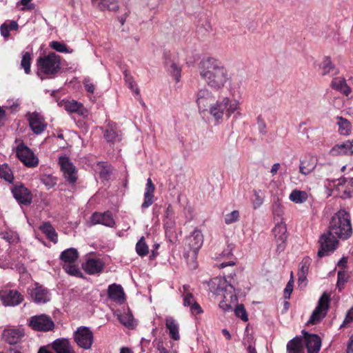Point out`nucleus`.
<instances>
[{"label": "nucleus", "instance_id": "c756f323", "mask_svg": "<svg viewBox=\"0 0 353 353\" xmlns=\"http://www.w3.org/2000/svg\"><path fill=\"white\" fill-rule=\"evenodd\" d=\"M287 353H304L303 342L301 336H295L287 344Z\"/></svg>", "mask_w": 353, "mask_h": 353}, {"label": "nucleus", "instance_id": "ddd939ff", "mask_svg": "<svg viewBox=\"0 0 353 353\" xmlns=\"http://www.w3.org/2000/svg\"><path fill=\"white\" fill-rule=\"evenodd\" d=\"M12 193L19 203L28 205L32 202V194L23 184H16L12 189Z\"/></svg>", "mask_w": 353, "mask_h": 353}, {"label": "nucleus", "instance_id": "423d86ee", "mask_svg": "<svg viewBox=\"0 0 353 353\" xmlns=\"http://www.w3.org/2000/svg\"><path fill=\"white\" fill-rule=\"evenodd\" d=\"M187 243L191 250V252H188L185 254V256L191 255V257L193 259V263L192 264H190V266L191 268L195 269L197 265L194 259L196 258L197 252L203 243V236L201 234V232L199 230H194L187 239Z\"/></svg>", "mask_w": 353, "mask_h": 353}, {"label": "nucleus", "instance_id": "393cba45", "mask_svg": "<svg viewBox=\"0 0 353 353\" xmlns=\"http://www.w3.org/2000/svg\"><path fill=\"white\" fill-rule=\"evenodd\" d=\"M155 186L150 178L147 179L146 188L144 193V201L141 205L142 209H146L154 203V192Z\"/></svg>", "mask_w": 353, "mask_h": 353}, {"label": "nucleus", "instance_id": "f704fd0d", "mask_svg": "<svg viewBox=\"0 0 353 353\" xmlns=\"http://www.w3.org/2000/svg\"><path fill=\"white\" fill-rule=\"evenodd\" d=\"M330 86L345 96H348L352 91L344 78L334 79Z\"/></svg>", "mask_w": 353, "mask_h": 353}, {"label": "nucleus", "instance_id": "9b49d317", "mask_svg": "<svg viewBox=\"0 0 353 353\" xmlns=\"http://www.w3.org/2000/svg\"><path fill=\"white\" fill-rule=\"evenodd\" d=\"M26 117L29 121V125L34 134H40L46 129L47 123L43 117L38 112L28 113Z\"/></svg>", "mask_w": 353, "mask_h": 353}, {"label": "nucleus", "instance_id": "79ce46f5", "mask_svg": "<svg viewBox=\"0 0 353 353\" xmlns=\"http://www.w3.org/2000/svg\"><path fill=\"white\" fill-rule=\"evenodd\" d=\"M208 285L209 287L210 292L214 296H219L220 294L221 278H219V276H216V277L212 279L208 283Z\"/></svg>", "mask_w": 353, "mask_h": 353}, {"label": "nucleus", "instance_id": "6e6d98bb", "mask_svg": "<svg viewBox=\"0 0 353 353\" xmlns=\"http://www.w3.org/2000/svg\"><path fill=\"white\" fill-rule=\"evenodd\" d=\"M3 238L10 243H17L19 241L18 234L15 232L6 231L2 233Z\"/></svg>", "mask_w": 353, "mask_h": 353}, {"label": "nucleus", "instance_id": "7ed1b4c3", "mask_svg": "<svg viewBox=\"0 0 353 353\" xmlns=\"http://www.w3.org/2000/svg\"><path fill=\"white\" fill-rule=\"evenodd\" d=\"M38 74L43 73L47 76H54L61 68L60 57L54 52H50L46 56L37 59Z\"/></svg>", "mask_w": 353, "mask_h": 353}, {"label": "nucleus", "instance_id": "0eeeda50", "mask_svg": "<svg viewBox=\"0 0 353 353\" xmlns=\"http://www.w3.org/2000/svg\"><path fill=\"white\" fill-rule=\"evenodd\" d=\"M29 325L34 330L48 332L54 328V323L50 316L41 314L32 316L29 321Z\"/></svg>", "mask_w": 353, "mask_h": 353}, {"label": "nucleus", "instance_id": "2f4dec72", "mask_svg": "<svg viewBox=\"0 0 353 353\" xmlns=\"http://www.w3.org/2000/svg\"><path fill=\"white\" fill-rule=\"evenodd\" d=\"M93 5L101 10L117 11L119 9L117 0H92Z\"/></svg>", "mask_w": 353, "mask_h": 353}, {"label": "nucleus", "instance_id": "a19ab883", "mask_svg": "<svg viewBox=\"0 0 353 353\" xmlns=\"http://www.w3.org/2000/svg\"><path fill=\"white\" fill-rule=\"evenodd\" d=\"M103 136L108 142L114 143L121 139V134L112 127H109L104 131Z\"/></svg>", "mask_w": 353, "mask_h": 353}, {"label": "nucleus", "instance_id": "412c9836", "mask_svg": "<svg viewBox=\"0 0 353 353\" xmlns=\"http://www.w3.org/2000/svg\"><path fill=\"white\" fill-rule=\"evenodd\" d=\"M24 336V332L21 329H6L4 330L2 338L9 344H16L19 343Z\"/></svg>", "mask_w": 353, "mask_h": 353}, {"label": "nucleus", "instance_id": "ea45409f", "mask_svg": "<svg viewBox=\"0 0 353 353\" xmlns=\"http://www.w3.org/2000/svg\"><path fill=\"white\" fill-rule=\"evenodd\" d=\"M339 120L337 124L339 125V132L342 135H349L351 132V123L347 119L341 117H337Z\"/></svg>", "mask_w": 353, "mask_h": 353}, {"label": "nucleus", "instance_id": "a211bd4d", "mask_svg": "<svg viewBox=\"0 0 353 353\" xmlns=\"http://www.w3.org/2000/svg\"><path fill=\"white\" fill-rule=\"evenodd\" d=\"M222 88L232 97H234L237 89L239 88L238 83L233 81V74L227 70L222 72Z\"/></svg>", "mask_w": 353, "mask_h": 353}, {"label": "nucleus", "instance_id": "f3484780", "mask_svg": "<svg viewBox=\"0 0 353 353\" xmlns=\"http://www.w3.org/2000/svg\"><path fill=\"white\" fill-rule=\"evenodd\" d=\"M272 232L277 242V249L283 250L287 239V228L285 224L281 221L272 230Z\"/></svg>", "mask_w": 353, "mask_h": 353}, {"label": "nucleus", "instance_id": "4d7b16f0", "mask_svg": "<svg viewBox=\"0 0 353 353\" xmlns=\"http://www.w3.org/2000/svg\"><path fill=\"white\" fill-rule=\"evenodd\" d=\"M239 219V212L238 210H234L232 212L225 215V222L226 224H231L236 222Z\"/></svg>", "mask_w": 353, "mask_h": 353}, {"label": "nucleus", "instance_id": "c03bdc74", "mask_svg": "<svg viewBox=\"0 0 353 353\" xmlns=\"http://www.w3.org/2000/svg\"><path fill=\"white\" fill-rule=\"evenodd\" d=\"M183 305L190 306L192 304H193L196 301L194 299V297L193 294L190 292L189 290V286L188 285H183Z\"/></svg>", "mask_w": 353, "mask_h": 353}, {"label": "nucleus", "instance_id": "49530a36", "mask_svg": "<svg viewBox=\"0 0 353 353\" xmlns=\"http://www.w3.org/2000/svg\"><path fill=\"white\" fill-rule=\"evenodd\" d=\"M63 268L68 274L71 276L77 277L82 276V273L81 272L79 268L74 263L63 264Z\"/></svg>", "mask_w": 353, "mask_h": 353}, {"label": "nucleus", "instance_id": "8fccbe9b", "mask_svg": "<svg viewBox=\"0 0 353 353\" xmlns=\"http://www.w3.org/2000/svg\"><path fill=\"white\" fill-rule=\"evenodd\" d=\"M40 180L48 189L53 188L57 184V178L52 175L44 174Z\"/></svg>", "mask_w": 353, "mask_h": 353}, {"label": "nucleus", "instance_id": "aec40b11", "mask_svg": "<svg viewBox=\"0 0 353 353\" xmlns=\"http://www.w3.org/2000/svg\"><path fill=\"white\" fill-rule=\"evenodd\" d=\"M332 156L352 155L353 154V139L347 140L343 143L335 145L330 151Z\"/></svg>", "mask_w": 353, "mask_h": 353}, {"label": "nucleus", "instance_id": "774afa93", "mask_svg": "<svg viewBox=\"0 0 353 353\" xmlns=\"http://www.w3.org/2000/svg\"><path fill=\"white\" fill-rule=\"evenodd\" d=\"M0 31H1V35L3 37L7 38L9 37L10 29H9L8 25L6 23H4L1 26Z\"/></svg>", "mask_w": 353, "mask_h": 353}, {"label": "nucleus", "instance_id": "b1692460", "mask_svg": "<svg viewBox=\"0 0 353 353\" xmlns=\"http://www.w3.org/2000/svg\"><path fill=\"white\" fill-rule=\"evenodd\" d=\"M52 348L57 353H75L70 341L64 338L56 339Z\"/></svg>", "mask_w": 353, "mask_h": 353}, {"label": "nucleus", "instance_id": "680f3d73", "mask_svg": "<svg viewBox=\"0 0 353 353\" xmlns=\"http://www.w3.org/2000/svg\"><path fill=\"white\" fill-rule=\"evenodd\" d=\"M272 211L274 216H278L279 218L282 216L283 211L282 206L279 201L273 203Z\"/></svg>", "mask_w": 353, "mask_h": 353}, {"label": "nucleus", "instance_id": "f8f14e48", "mask_svg": "<svg viewBox=\"0 0 353 353\" xmlns=\"http://www.w3.org/2000/svg\"><path fill=\"white\" fill-rule=\"evenodd\" d=\"M28 293L32 301L37 304H44L50 300L49 291L38 283H35L34 287L29 289Z\"/></svg>", "mask_w": 353, "mask_h": 353}, {"label": "nucleus", "instance_id": "0e129e2a", "mask_svg": "<svg viewBox=\"0 0 353 353\" xmlns=\"http://www.w3.org/2000/svg\"><path fill=\"white\" fill-rule=\"evenodd\" d=\"M257 125L259 130V132L262 134H266V124L264 121V120L262 119L261 116L259 115L257 117Z\"/></svg>", "mask_w": 353, "mask_h": 353}, {"label": "nucleus", "instance_id": "6e6552de", "mask_svg": "<svg viewBox=\"0 0 353 353\" xmlns=\"http://www.w3.org/2000/svg\"><path fill=\"white\" fill-rule=\"evenodd\" d=\"M17 156L25 165L34 168L39 163V159L31 150L23 143L18 145L16 150Z\"/></svg>", "mask_w": 353, "mask_h": 353}, {"label": "nucleus", "instance_id": "052dcab7", "mask_svg": "<svg viewBox=\"0 0 353 353\" xmlns=\"http://www.w3.org/2000/svg\"><path fill=\"white\" fill-rule=\"evenodd\" d=\"M293 277H292V273L291 274V278L288 283H287L285 290H284V298L285 299H288L290 298L291 293L293 290Z\"/></svg>", "mask_w": 353, "mask_h": 353}, {"label": "nucleus", "instance_id": "473e14b6", "mask_svg": "<svg viewBox=\"0 0 353 353\" xmlns=\"http://www.w3.org/2000/svg\"><path fill=\"white\" fill-rule=\"evenodd\" d=\"M79 258V252L77 249L70 248L63 251L60 254V259L65 263H74Z\"/></svg>", "mask_w": 353, "mask_h": 353}, {"label": "nucleus", "instance_id": "dca6fc26", "mask_svg": "<svg viewBox=\"0 0 353 353\" xmlns=\"http://www.w3.org/2000/svg\"><path fill=\"white\" fill-rule=\"evenodd\" d=\"M92 225L102 224L105 226L114 228L116 225L112 213L107 211L104 213L94 212L90 217Z\"/></svg>", "mask_w": 353, "mask_h": 353}, {"label": "nucleus", "instance_id": "1a4fd4ad", "mask_svg": "<svg viewBox=\"0 0 353 353\" xmlns=\"http://www.w3.org/2000/svg\"><path fill=\"white\" fill-rule=\"evenodd\" d=\"M59 163L60 164L65 179L72 184H74L77 179V169L70 162L67 157H60Z\"/></svg>", "mask_w": 353, "mask_h": 353}, {"label": "nucleus", "instance_id": "13d9d810", "mask_svg": "<svg viewBox=\"0 0 353 353\" xmlns=\"http://www.w3.org/2000/svg\"><path fill=\"white\" fill-rule=\"evenodd\" d=\"M120 322L125 326L130 327L132 325L133 318L131 315L124 313L119 317Z\"/></svg>", "mask_w": 353, "mask_h": 353}, {"label": "nucleus", "instance_id": "864d4df0", "mask_svg": "<svg viewBox=\"0 0 353 353\" xmlns=\"http://www.w3.org/2000/svg\"><path fill=\"white\" fill-rule=\"evenodd\" d=\"M312 259L309 256L304 257L300 263V268L298 273L307 274Z\"/></svg>", "mask_w": 353, "mask_h": 353}, {"label": "nucleus", "instance_id": "3c124183", "mask_svg": "<svg viewBox=\"0 0 353 353\" xmlns=\"http://www.w3.org/2000/svg\"><path fill=\"white\" fill-rule=\"evenodd\" d=\"M234 311L235 315L243 321L246 322L248 321V314L243 304L237 305Z\"/></svg>", "mask_w": 353, "mask_h": 353}, {"label": "nucleus", "instance_id": "9d476101", "mask_svg": "<svg viewBox=\"0 0 353 353\" xmlns=\"http://www.w3.org/2000/svg\"><path fill=\"white\" fill-rule=\"evenodd\" d=\"M0 298L5 306L14 307L23 301V296L17 290H6L0 294Z\"/></svg>", "mask_w": 353, "mask_h": 353}, {"label": "nucleus", "instance_id": "e433bc0d", "mask_svg": "<svg viewBox=\"0 0 353 353\" xmlns=\"http://www.w3.org/2000/svg\"><path fill=\"white\" fill-rule=\"evenodd\" d=\"M319 68L321 70V74L323 76L327 74H336L334 65L332 63L329 57H325L319 65Z\"/></svg>", "mask_w": 353, "mask_h": 353}, {"label": "nucleus", "instance_id": "f03ea898", "mask_svg": "<svg viewBox=\"0 0 353 353\" xmlns=\"http://www.w3.org/2000/svg\"><path fill=\"white\" fill-rule=\"evenodd\" d=\"M200 75L212 88L219 90L221 81V63L218 59L207 58L201 61L199 64Z\"/></svg>", "mask_w": 353, "mask_h": 353}, {"label": "nucleus", "instance_id": "de8ad7c7", "mask_svg": "<svg viewBox=\"0 0 353 353\" xmlns=\"http://www.w3.org/2000/svg\"><path fill=\"white\" fill-rule=\"evenodd\" d=\"M136 251L137 253L141 256H145L148 254V247L145 242V239L143 236H142L137 243Z\"/></svg>", "mask_w": 353, "mask_h": 353}, {"label": "nucleus", "instance_id": "5fc2aeb1", "mask_svg": "<svg viewBox=\"0 0 353 353\" xmlns=\"http://www.w3.org/2000/svg\"><path fill=\"white\" fill-rule=\"evenodd\" d=\"M337 276H338L337 288H339V291H341L342 289L343 288L345 283L347 282L348 275L344 271H339L338 272Z\"/></svg>", "mask_w": 353, "mask_h": 353}, {"label": "nucleus", "instance_id": "2eb2a0df", "mask_svg": "<svg viewBox=\"0 0 353 353\" xmlns=\"http://www.w3.org/2000/svg\"><path fill=\"white\" fill-rule=\"evenodd\" d=\"M302 333L307 353H319L321 346V338L317 334H309L305 330H303Z\"/></svg>", "mask_w": 353, "mask_h": 353}, {"label": "nucleus", "instance_id": "bf43d9fd", "mask_svg": "<svg viewBox=\"0 0 353 353\" xmlns=\"http://www.w3.org/2000/svg\"><path fill=\"white\" fill-rule=\"evenodd\" d=\"M125 81L126 82V83L128 85V87L130 88V89L135 92L137 94H139V90L138 89V88L136 87V85L134 82V80H133V78L132 76L128 74H125Z\"/></svg>", "mask_w": 353, "mask_h": 353}, {"label": "nucleus", "instance_id": "6ab92c4d", "mask_svg": "<svg viewBox=\"0 0 353 353\" xmlns=\"http://www.w3.org/2000/svg\"><path fill=\"white\" fill-rule=\"evenodd\" d=\"M83 268L86 273L95 274L101 272L104 268V263L99 258H89L86 260Z\"/></svg>", "mask_w": 353, "mask_h": 353}, {"label": "nucleus", "instance_id": "cd10ccee", "mask_svg": "<svg viewBox=\"0 0 353 353\" xmlns=\"http://www.w3.org/2000/svg\"><path fill=\"white\" fill-rule=\"evenodd\" d=\"M234 248V245L230 243L225 250L222 252V259L226 258L230 259L228 261H222V269H225L228 267L235 266L236 263V258L233 255L232 251Z\"/></svg>", "mask_w": 353, "mask_h": 353}, {"label": "nucleus", "instance_id": "338daca9", "mask_svg": "<svg viewBox=\"0 0 353 353\" xmlns=\"http://www.w3.org/2000/svg\"><path fill=\"white\" fill-rule=\"evenodd\" d=\"M190 312L192 314L196 315L203 312L201 306L195 301L190 306Z\"/></svg>", "mask_w": 353, "mask_h": 353}, {"label": "nucleus", "instance_id": "39448f33", "mask_svg": "<svg viewBox=\"0 0 353 353\" xmlns=\"http://www.w3.org/2000/svg\"><path fill=\"white\" fill-rule=\"evenodd\" d=\"M73 339L79 347L88 350L94 343V334L90 327L80 326L74 332Z\"/></svg>", "mask_w": 353, "mask_h": 353}, {"label": "nucleus", "instance_id": "20e7f679", "mask_svg": "<svg viewBox=\"0 0 353 353\" xmlns=\"http://www.w3.org/2000/svg\"><path fill=\"white\" fill-rule=\"evenodd\" d=\"M330 296L324 292L320 297L317 306L312 312L310 319L307 322V325H316L326 316L327 312L330 307Z\"/></svg>", "mask_w": 353, "mask_h": 353}, {"label": "nucleus", "instance_id": "e2e57ef3", "mask_svg": "<svg viewBox=\"0 0 353 353\" xmlns=\"http://www.w3.org/2000/svg\"><path fill=\"white\" fill-rule=\"evenodd\" d=\"M83 85L87 92L93 94L95 90V86L90 79L85 78L83 81Z\"/></svg>", "mask_w": 353, "mask_h": 353}, {"label": "nucleus", "instance_id": "58836bf2", "mask_svg": "<svg viewBox=\"0 0 353 353\" xmlns=\"http://www.w3.org/2000/svg\"><path fill=\"white\" fill-rule=\"evenodd\" d=\"M289 198L290 201L295 203H303L307 201L308 196L305 191L294 190L290 193Z\"/></svg>", "mask_w": 353, "mask_h": 353}, {"label": "nucleus", "instance_id": "5701e85b", "mask_svg": "<svg viewBox=\"0 0 353 353\" xmlns=\"http://www.w3.org/2000/svg\"><path fill=\"white\" fill-rule=\"evenodd\" d=\"M316 165V158L310 155L305 156L300 161L299 172L303 175H308L315 169Z\"/></svg>", "mask_w": 353, "mask_h": 353}, {"label": "nucleus", "instance_id": "a878e982", "mask_svg": "<svg viewBox=\"0 0 353 353\" xmlns=\"http://www.w3.org/2000/svg\"><path fill=\"white\" fill-rule=\"evenodd\" d=\"M165 326L169 331V335L174 341L180 339L179 325L177 321L172 316H168L165 319Z\"/></svg>", "mask_w": 353, "mask_h": 353}, {"label": "nucleus", "instance_id": "603ef678", "mask_svg": "<svg viewBox=\"0 0 353 353\" xmlns=\"http://www.w3.org/2000/svg\"><path fill=\"white\" fill-rule=\"evenodd\" d=\"M50 47L59 52H63V53H72V50H69L64 43L59 42V41H52L50 43Z\"/></svg>", "mask_w": 353, "mask_h": 353}, {"label": "nucleus", "instance_id": "69168bd1", "mask_svg": "<svg viewBox=\"0 0 353 353\" xmlns=\"http://www.w3.org/2000/svg\"><path fill=\"white\" fill-rule=\"evenodd\" d=\"M298 284L300 288H304L307 285V274L298 273Z\"/></svg>", "mask_w": 353, "mask_h": 353}, {"label": "nucleus", "instance_id": "09e8293b", "mask_svg": "<svg viewBox=\"0 0 353 353\" xmlns=\"http://www.w3.org/2000/svg\"><path fill=\"white\" fill-rule=\"evenodd\" d=\"M254 193V199L252 201L253 208L254 210L258 209L260 208L264 201V196L261 194V190H253Z\"/></svg>", "mask_w": 353, "mask_h": 353}, {"label": "nucleus", "instance_id": "7c9ffc66", "mask_svg": "<svg viewBox=\"0 0 353 353\" xmlns=\"http://www.w3.org/2000/svg\"><path fill=\"white\" fill-rule=\"evenodd\" d=\"M108 296L112 300L120 303L124 301V292L122 287L119 285L112 284L108 287Z\"/></svg>", "mask_w": 353, "mask_h": 353}, {"label": "nucleus", "instance_id": "4c0bfd02", "mask_svg": "<svg viewBox=\"0 0 353 353\" xmlns=\"http://www.w3.org/2000/svg\"><path fill=\"white\" fill-rule=\"evenodd\" d=\"M220 95L217 94L216 99L208 108V110L215 121L219 122L221 118V102L219 101Z\"/></svg>", "mask_w": 353, "mask_h": 353}, {"label": "nucleus", "instance_id": "4be33fe9", "mask_svg": "<svg viewBox=\"0 0 353 353\" xmlns=\"http://www.w3.org/2000/svg\"><path fill=\"white\" fill-rule=\"evenodd\" d=\"M223 270L224 271L222 272V278L224 279V282L228 283V285L225 286V291L230 298H232L234 296V288L231 283V280L236 275L235 268L234 266L228 267Z\"/></svg>", "mask_w": 353, "mask_h": 353}, {"label": "nucleus", "instance_id": "72a5a7b5", "mask_svg": "<svg viewBox=\"0 0 353 353\" xmlns=\"http://www.w3.org/2000/svg\"><path fill=\"white\" fill-rule=\"evenodd\" d=\"M226 116L230 117L239 108V101L225 97L222 100Z\"/></svg>", "mask_w": 353, "mask_h": 353}, {"label": "nucleus", "instance_id": "4468645a", "mask_svg": "<svg viewBox=\"0 0 353 353\" xmlns=\"http://www.w3.org/2000/svg\"><path fill=\"white\" fill-rule=\"evenodd\" d=\"M217 95L212 94L208 90H199L196 97V104L201 112L208 111V108L216 99Z\"/></svg>", "mask_w": 353, "mask_h": 353}, {"label": "nucleus", "instance_id": "bb28decb", "mask_svg": "<svg viewBox=\"0 0 353 353\" xmlns=\"http://www.w3.org/2000/svg\"><path fill=\"white\" fill-rule=\"evenodd\" d=\"M165 65L168 73L174 78L176 82H179L181 79V68L170 58L165 59Z\"/></svg>", "mask_w": 353, "mask_h": 353}, {"label": "nucleus", "instance_id": "f257e3e1", "mask_svg": "<svg viewBox=\"0 0 353 353\" xmlns=\"http://www.w3.org/2000/svg\"><path fill=\"white\" fill-rule=\"evenodd\" d=\"M352 234L350 215L345 210H340L332 217L327 231L319 238L317 256L321 258L334 252L339 243L338 239H347Z\"/></svg>", "mask_w": 353, "mask_h": 353}, {"label": "nucleus", "instance_id": "c85d7f7f", "mask_svg": "<svg viewBox=\"0 0 353 353\" xmlns=\"http://www.w3.org/2000/svg\"><path fill=\"white\" fill-rule=\"evenodd\" d=\"M64 108L68 112L77 113L81 116H86L88 114L83 104L74 100L64 102Z\"/></svg>", "mask_w": 353, "mask_h": 353}, {"label": "nucleus", "instance_id": "37998d69", "mask_svg": "<svg viewBox=\"0 0 353 353\" xmlns=\"http://www.w3.org/2000/svg\"><path fill=\"white\" fill-rule=\"evenodd\" d=\"M0 178L11 183L14 179L12 172L8 164L0 165Z\"/></svg>", "mask_w": 353, "mask_h": 353}, {"label": "nucleus", "instance_id": "a18cd8bd", "mask_svg": "<svg viewBox=\"0 0 353 353\" xmlns=\"http://www.w3.org/2000/svg\"><path fill=\"white\" fill-rule=\"evenodd\" d=\"M32 54L29 52H26L23 54L22 59L21 61V67L23 68L26 74H28L30 72Z\"/></svg>", "mask_w": 353, "mask_h": 353}, {"label": "nucleus", "instance_id": "c9c22d12", "mask_svg": "<svg viewBox=\"0 0 353 353\" xmlns=\"http://www.w3.org/2000/svg\"><path fill=\"white\" fill-rule=\"evenodd\" d=\"M40 230L44 233L46 237L56 243L58 241L57 233L55 229L49 222H45L40 226Z\"/></svg>", "mask_w": 353, "mask_h": 353}]
</instances>
